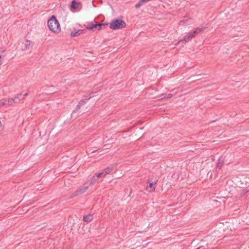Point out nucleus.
<instances>
[{"instance_id": "1", "label": "nucleus", "mask_w": 249, "mask_h": 249, "mask_svg": "<svg viewBox=\"0 0 249 249\" xmlns=\"http://www.w3.org/2000/svg\"><path fill=\"white\" fill-rule=\"evenodd\" d=\"M48 27L52 32L55 33H58L61 31L59 23L54 16H52L48 20Z\"/></svg>"}, {"instance_id": "2", "label": "nucleus", "mask_w": 249, "mask_h": 249, "mask_svg": "<svg viewBox=\"0 0 249 249\" xmlns=\"http://www.w3.org/2000/svg\"><path fill=\"white\" fill-rule=\"evenodd\" d=\"M126 26L125 22L121 19H114L109 24V28L113 30L123 29Z\"/></svg>"}, {"instance_id": "3", "label": "nucleus", "mask_w": 249, "mask_h": 249, "mask_svg": "<svg viewBox=\"0 0 249 249\" xmlns=\"http://www.w3.org/2000/svg\"><path fill=\"white\" fill-rule=\"evenodd\" d=\"M194 36V35L192 33V31H191L187 35L184 36L183 39L178 41L177 44H179L182 42L186 43L191 40Z\"/></svg>"}, {"instance_id": "4", "label": "nucleus", "mask_w": 249, "mask_h": 249, "mask_svg": "<svg viewBox=\"0 0 249 249\" xmlns=\"http://www.w3.org/2000/svg\"><path fill=\"white\" fill-rule=\"evenodd\" d=\"M114 170V167L113 166L107 167L105 169L102 171V172L99 173V175L102 177H105L107 174L111 173Z\"/></svg>"}, {"instance_id": "5", "label": "nucleus", "mask_w": 249, "mask_h": 249, "mask_svg": "<svg viewBox=\"0 0 249 249\" xmlns=\"http://www.w3.org/2000/svg\"><path fill=\"white\" fill-rule=\"evenodd\" d=\"M86 28L90 31H94L96 28V21L93 20L91 22H88L86 23L85 25Z\"/></svg>"}, {"instance_id": "6", "label": "nucleus", "mask_w": 249, "mask_h": 249, "mask_svg": "<svg viewBox=\"0 0 249 249\" xmlns=\"http://www.w3.org/2000/svg\"><path fill=\"white\" fill-rule=\"evenodd\" d=\"M89 186L83 187L81 188H80L79 189L77 190L74 193V195H73V196L81 195L85 193L87 189L89 188Z\"/></svg>"}, {"instance_id": "7", "label": "nucleus", "mask_w": 249, "mask_h": 249, "mask_svg": "<svg viewBox=\"0 0 249 249\" xmlns=\"http://www.w3.org/2000/svg\"><path fill=\"white\" fill-rule=\"evenodd\" d=\"M86 30H78L75 32H71V36L72 37L78 36L81 34L86 33Z\"/></svg>"}, {"instance_id": "8", "label": "nucleus", "mask_w": 249, "mask_h": 249, "mask_svg": "<svg viewBox=\"0 0 249 249\" xmlns=\"http://www.w3.org/2000/svg\"><path fill=\"white\" fill-rule=\"evenodd\" d=\"M100 178H101V177L99 175V173L96 174L95 176L92 177V178L90 179H89L87 183L89 184V185L93 184Z\"/></svg>"}, {"instance_id": "9", "label": "nucleus", "mask_w": 249, "mask_h": 249, "mask_svg": "<svg viewBox=\"0 0 249 249\" xmlns=\"http://www.w3.org/2000/svg\"><path fill=\"white\" fill-rule=\"evenodd\" d=\"M24 45V49L28 50L31 48L33 46V42L29 40H26L24 42L22 43Z\"/></svg>"}, {"instance_id": "10", "label": "nucleus", "mask_w": 249, "mask_h": 249, "mask_svg": "<svg viewBox=\"0 0 249 249\" xmlns=\"http://www.w3.org/2000/svg\"><path fill=\"white\" fill-rule=\"evenodd\" d=\"M81 4L80 1H76V0H73L71 2V7L73 9H77L79 5Z\"/></svg>"}, {"instance_id": "11", "label": "nucleus", "mask_w": 249, "mask_h": 249, "mask_svg": "<svg viewBox=\"0 0 249 249\" xmlns=\"http://www.w3.org/2000/svg\"><path fill=\"white\" fill-rule=\"evenodd\" d=\"M206 28V27L200 26L196 28L195 30L192 31V32L194 35V36H195L196 34H198L201 31L204 30Z\"/></svg>"}, {"instance_id": "12", "label": "nucleus", "mask_w": 249, "mask_h": 249, "mask_svg": "<svg viewBox=\"0 0 249 249\" xmlns=\"http://www.w3.org/2000/svg\"><path fill=\"white\" fill-rule=\"evenodd\" d=\"M90 98V97H87L85 100H81L77 105V109H80L81 106H83L86 103V101L88 100Z\"/></svg>"}, {"instance_id": "13", "label": "nucleus", "mask_w": 249, "mask_h": 249, "mask_svg": "<svg viewBox=\"0 0 249 249\" xmlns=\"http://www.w3.org/2000/svg\"><path fill=\"white\" fill-rule=\"evenodd\" d=\"M107 26V24H103V23H98L96 21V28L95 30H100Z\"/></svg>"}, {"instance_id": "14", "label": "nucleus", "mask_w": 249, "mask_h": 249, "mask_svg": "<svg viewBox=\"0 0 249 249\" xmlns=\"http://www.w3.org/2000/svg\"><path fill=\"white\" fill-rule=\"evenodd\" d=\"M92 219H93V215L92 214L84 215V217H83L84 221L86 222H89L91 221Z\"/></svg>"}, {"instance_id": "15", "label": "nucleus", "mask_w": 249, "mask_h": 249, "mask_svg": "<svg viewBox=\"0 0 249 249\" xmlns=\"http://www.w3.org/2000/svg\"><path fill=\"white\" fill-rule=\"evenodd\" d=\"M224 159L222 157H221L219 158V159L218 160V161L217 162V167L219 169H221V167L223 164V163H224Z\"/></svg>"}, {"instance_id": "16", "label": "nucleus", "mask_w": 249, "mask_h": 249, "mask_svg": "<svg viewBox=\"0 0 249 249\" xmlns=\"http://www.w3.org/2000/svg\"><path fill=\"white\" fill-rule=\"evenodd\" d=\"M173 96V95L171 93H164L160 95V98L162 99L165 98L169 99Z\"/></svg>"}, {"instance_id": "17", "label": "nucleus", "mask_w": 249, "mask_h": 249, "mask_svg": "<svg viewBox=\"0 0 249 249\" xmlns=\"http://www.w3.org/2000/svg\"><path fill=\"white\" fill-rule=\"evenodd\" d=\"M13 99L14 100V103H18L21 100H23V98H19V97L16 96L14 98H13Z\"/></svg>"}, {"instance_id": "18", "label": "nucleus", "mask_w": 249, "mask_h": 249, "mask_svg": "<svg viewBox=\"0 0 249 249\" xmlns=\"http://www.w3.org/2000/svg\"><path fill=\"white\" fill-rule=\"evenodd\" d=\"M189 19L188 18H185L184 19L179 22V24L182 25L183 24L187 23L189 21Z\"/></svg>"}, {"instance_id": "19", "label": "nucleus", "mask_w": 249, "mask_h": 249, "mask_svg": "<svg viewBox=\"0 0 249 249\" xmlns=\"http://www.w3.org/2000/svg\"><path fill=\"white\" fill-rule=\"evenodd\" d=\"M144 3V2L143 1H142V0H140L136 5H135V7L136 8H139Z\"/></svg>"}, {"instance_id": "20", "label": "nucleus", "mask_w": 249, "mask_h": 249, "mask_svg": "<svg viewBox=\"0 0 249 249\" xmlns=\"http://www.w3.org/2000/svg\"><path fill=\"white\" fill-rule=\"evenodd\" d=\"M151 188V189L150 190V191H154L155 190V187H153V183H150L148 187H147V189H148L149 188Z\"/></svg>"}, {"instance_id": "21", "label": "nucleus", "mask_w": 249, "mask_h": 249, "mask_svg": "<svg viewBox=\"0 0 249 249\" xmlns=\"http://www.w3.org/2000/svg\"><path fill=\"white\" fill-rule=\"evenodd\" d=\"M14 103V100H13V98H11V99H8V102H7V105H12Z\"/></svg>"}, {"instance_id": "22", "label": "nucleus", "mask_w": 249, "mask_h": 249, "mask_svg": "<svg viewBox=\"0 0 249 249\" xmlns=\"http://www.w3.org/2000/svg\"><path fill=\"white\" fill-rule=\"evenodd\" d=\"M17 97H19V98H23V99H24L23 97L22 96V94H18Z\"/></svg>"}, {"instance_id": "23", "label": "nucleus", "mask_w": 249, "mask_h": 249, "mask_svg": "<svg viewBox=\"0 0 249 249\" xmlns=\"http://www.w3.org/2000/svg\"><path fill=\"white\" fill-rule=\"evenodd\" d=\"M28 93H25V94L22 95V96L23 97V98H24V97L28 96Z\"/></svg>"}, {"instance_id": "24", "label": "nucleus", "mask_w": 249, "mask_h": 249, "mask_svg": "<svg viewBox=\"0 0 249 249\" xmlns=\"http://www.w3.org/2000/svg\"><path fill=\"white\" fill-rule=\"evenodd\" d=\"M5 103L3 102H0V107L2 106L3 105H4Z\"/></svg>"}, {"instance_id": "25", "label": "nucleus", "mask_w": 249, "mask_h": 249, "mask_svg": "<svg viewBox=\"0 0 249 249\" xmlns=\"http://www.w3.org/2000/svg\"><path fill=\"white\" fill-rule=\"evenodd\" d=\"M149 0H142V1H143L144 3L149 1Z\"/></svg>"}, {"instance_id": "26", "label": "nucleus", "mask_w": 249, "mask_h": 249, "mask_svg": "<svg viewBox=\"0 0 249 249\" xmlns=\"http://www.w3.org/2000/svg\"><path fill=\"white\" fill-rule=\"evenodd\" d=\"M1 55L0 54V65H1V64H2V62H1Z\"/></svg>"}]
</instances>
